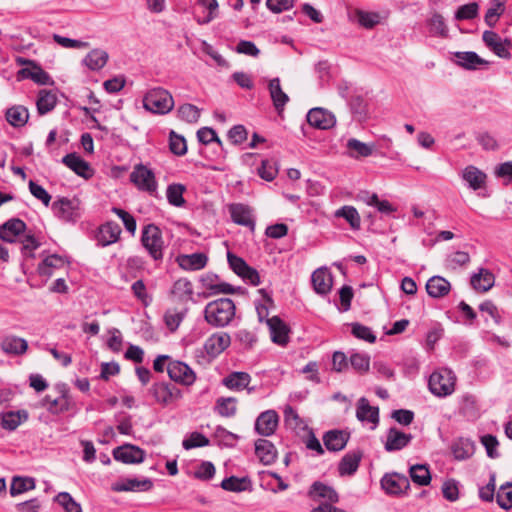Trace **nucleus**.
<instances>
[{
  "label": "nucleus",
  "mask_w": 512,
  "mask_h": 512,
  "mask_svg": "<svg viewBox=\"0 0 512 512\" xmlns=\"http://www.w3.org/2000/svg\"><path fill=\"white\" fill-rule=\"evenodd\" d=\"M482 40L485 45L498 57L503 59H510L511 53L510 48L512 47V40L504 39L492 30H486L483 32Z\"/></svg>",
  "instance_id": "9d476101"
},
{
  "label": "nucleus",
  "mask_w": 512,
  "mask_h": 512,
  "mask_svg": "<svg viewBox=\"0 0 512 512\" xmlns=\"http://www.w3.org/2000/svg\"><path fill=\"white\" fill-rule=\"evenodd\" d=\"M108 60L107 52L94 49L90 51L85 58L83 59V63L91 70L97 71L103 68Z\"/></svg>",
  "instance_id": "c03bdc74"
},
{
  "label": "nucleus",
  "mask_w": 512,
  "mask_h": 512,
  "mask_svg": "<svg viewBox=\"0 0 512 512\" xmlns=\"http://www.w3.org/2000/svg\"><path fill=\"white\" fill-rule=\"evenodd\" d=\"M456 376L450 369L434 371L428 381L430 392L437 397H446L455 390Z\"/></svg>",
  "instance_id": "20e7f679"
},
{
  "label": "nucleus",
  "mask_w": 512,
  "mask_h": 512,
  "mask_svg": "<svg viewBox=\"0 0 512 512\" xmlns=\"http://www.w3.org/2000/svg\"><path fill=\"white\" fill-rule=\"evenodd\" d=\"M279 423V416L275 410L262 412L255 421V431L261 436H271L275 433Z\"/></svg>",
  "instance_id": "2eb2a0df"
},
{
  "label": "nucleus",
  "mask_w": 512,
  "mask_h": 512,
  "mask_svg": "<svg viewBox=\"0 0 512 512\" xmlns=\"http://www.w3.org/2000/svg\"><path fill=\"white\" fill-rule=\"evenodd\" d=\"M143 106L146 110L155 114H166L174 106L172 95L163 88L149 90L143 98Z\"/></svg>",
  "instance_id": "7ed1b4c3"
},
{
  "label": "nucleus",
  "mask_w": 512,
  "mask_h": 512,
  "mask_svg": "<svg viewBox=\"0 0 512 512\" xmlns=\"http://www.w3.org/2000/svg\"><path fill=\"white\" fill-rule=\"evenodd\" d=\"M236 307L230 298H219L209 302L204 309V318L214 327H225L235 317Z\"/></svg>",
  "instance_id": "f257e3e1"
},
{
  "label": "nucleus",
  "mask_w": 512,
  "mask_h": 512,
  "mask_svg": "<svg viewBox=\"0 0 512 512\" xmlns=\"http://www.w3.org/2000/svg\"><path fill=\"white\" fill-rule=\"evenodd\" d=\"M255 454L264 465H270L276 460L277 449L271 441L258 439L255 441Z\"/></svg>",
  "instance_id": "2f4dec72"
},
{
  "label": "nucleus",
  "mask_w": 512,
  "mask_h": 512,
  "mask_svg": "<svg viewBox=\"0 0 512 512\" xmlns=\"http://www.w3.org/2000/svg\"><path fill=\"white\" fill-rule=\"evenodd\" d=\"M350 438V434L343 430H330L323 436V443L327 450L338 452L345 448Z\"/></svg>",
  "instance_id": "a878e982"
},
{
  "label": "nucleus",
  "mask_w": 512,
  "mask_h": 512,
  "mask_svg": "<svg viewBox=\"0 0 512 512\" xmlns=\"http://www.w3.org/2000/svg\"><path fill=\"white\" fill-rule=\"evenodd\" d=\"M215 412L222 417H233L236 414V399L234 397H220L217 399Z\"/></svg>",
  "instance_id": "09e8293b"
},
{
  "label": "nucleus",
  "mask_w": 512,
  "mask_h": 512,
  "mask_svg": "<svg viewBox=\"0 0 512 512\" xmlns=\"http://www.w3.org/2000/svg\"><path fill=\"white\" fill-rule=\"evenodd\" d=\"M356 417L361 422L367 421L377 425L379 423V408L371 406L365 397H361L357 403Z\"/></svg>",
  "instance_id": "72a5a7b5"
},
{
  "label": "nucleus",
  "mask_w": 512,
  "mask_h": 512,
  "mask_svg": "<svg viewBox=\"0 0 512 512\" xmlns=\"http://www.w3.org/2000/svg\"><path fill=\"white\" fill-rule=\"evenodd\" d=\"M113 458L124 464H140L145 460V451L133 444L125 443L112 451Z\"/></svg>",
  "instance_id": "9b49d317"
},
{
  "label": "nucleus",
  "mask_w": 512,
  "mask_h": 512,
  "mask_svg": "<svg viewBox=\"0 0 512 512\" xmlns=\"http://www.w3.org/2000/svg\"><path fill=\"white\" fill-rule=\"evenodd\" d=\"M21 253L24 257L34 258L35 254L34 251L38 249L41 245V243L38 241V239L32 235L28 234L25 235L24 238L21 241Z\"/></svg>",
  "instance_id": "774afa93"
},
{
  "label": "nucleus",
  "mask_w": 512,
  "mask_h": 512,
  "mask_svg": "<svg viewBox=\"0 0 512 512\" xmlns=\"http://www.w3.org/2000/svg\"><path fill=\"white\" fill-rule=\"evenodd\" d=\"M346 147L349 151L354 152L352 153V156L356 158L368 157L373 153V145L366 144L355 138L349 139L347 141Z\"/></svg>",
  "instance_id": "4d7b16f0"
},
{
  "label": "nucleus",
  "mask_w": 512,
  "mask_h": 512,
  "mask_svg": "<svg viewBox=\"0 0 512 512\" xmlns=\"http://www.w3.org/2000/svg\"><path fill=\"white\" fill-rule=\"evenodd\" d=\"M186 187L180 183H172L166 189L167 201L170 205L175 207H183L186 200L183 197Z\"/></svg>",
  "instance_id": "a18cd8bd"
},
{
  "label": "nucleus",
  "mask_w": 512,
  "mask_h": 512,
  "mask_svg": "<svg viewBox=\"0 0 512 512\" xmlns=\"http://www.w3.org/2000/svg\"><path fill=\"white\" fill-rule=\"evenodd\" d=\"M471 285L477 291L486 292L494 285V275L489 270L481 268L479 273L471 277Z\"/></svg>",
  "instance_id": "ea45409f"
},
{
  "label": "nucleus",
  "mask_w": 512,
  "mask_h": 512,
  "mask_svg": "<svg viewBox=\"0 0 512 512\" xmlns=\"http://www.w3.org/2000/svg\"><path fill=\"white\" fill-rule=\"evenodd\" d=\"M130 181L141 191L154 194L157 190L154 172L143 164L134 167L130 174Z\"/></svg>",
  "instance_id": "6e6552de"
},
{
  "label": "nucleus",
  "mask_w": 512,
  "mask_h": 512,
  "mask_svg": "<svg viewBox=\"0 0 512 512\" xmlns=\"http://www.w3.org/2000/svg\"><path fill=\"white\" fill-rule=\"evenodd\" d=\"M35 488V480L31 477H14L10 485L11 496H17Z\"/></svg>",
  "instance_id": "3c124183"
},
{
  "label": "nucleus",
  "mask_w": 512,
  "mask_h": 512,
  "mask_svg": "<svg viewBox=\"0 0 512 512\" xmlns=\"http://www.w3.org/2000/svg\"><path fill=\"white\" fill-rule=\"evenodd\" d=\"M121 227L114 221H107L97 229L95 239L97 246L106 247L116 243L121 235Z\"/></svg>",
  "instance_id": "4468645a"
},
{
  "label": "nucleus",
  "mask_w": 512,
  "mask_h": 512,
  "mask_svg": "<svg viewBox=\"0 0 512 512\" xmlns=\"http://www.w3.org/2000/svg\"><path fill=\"white\" fill-rule=\"evenodd\" d=\"M313 288L317 294H328L333 285V277L327 268L316 269L311 276Z\"/></svg>",
  "instance_id": "4be33fe9"
},
{
  "label": "nucleus",
  "mask_w": 512,
  "mask_h": 512,
  "mask_svg": "<svg viewBox=\"0 0 512 512\" xmlns=\"http://www.w3.org/2000/svg\"><path fill=\"white\" fill-rule=\"evenodd\" d=\"M248 485H250V480L247 477L230 476L223 479L220 486L227 491L242 492L247 489Z\"/></svg>",
  "instance_id": "603ef678"
},
{
  "label": "nucleus",
  "mask_w": 512,
  "mask_h": 512,
  "mask_svg": "<svg viewBox=\"0 0 512 512\" xmlns=\"http://www.w3.org/2000/svg\"><path fill=\"white\" fill-rule=\"evenodd\" d=\"M200 109L193 104H183L178 109L180 119L188 123H196L200 118Z\"/></svg>",
  "instance_id": "052dcab7"
},
{
  "label": "nucleus",
  "mask_w": 512,
  "mask_h": 512,
  "mask_svg": "<svg viewBox=\"0 0 512 512\" xmlns=\"http://www.w3.org/2000/svg\"><path fill=\"white\" fill-rule=\"evenodd\" d=\"M307 122L314 128L328 130L336 124L335 116L323 108H312L307 113Z\"/></svg>",
  "instance_id": "f3484780"
},
{
  "label": "nucleus",
  "mask_w": 512,
  "mask_h": 512,
  "mask_svg": "<svg viewBox=\"0 0 512 512\" xmlns=\"http://www.w3.org/2000/svg\"><path fill=\"white\" fill-rule=\"evenodd\" d=\"M66 263H69L63 256L52 254L43 259L38 264L37 271L40 276L51 277L53 269L63 268Z\"/></svg>",
  "instance_id": "e433bc0d"
},
{
  "label": "nucleus",
  "mask_w": 512,
  "mask_h": 512,
  "mask_svg": "<svg viewBox=\"0 0 512 512\" xmlns=\"http://www.w3.org/2000/svg\"><path fill=\"white\" fill-rule=\"evenodd\" d=\"M362 457L363 452L360 449L346 453L338 464L339 474L341 476L353 475L358 470Z\"/></svg>",
  "instance_id": "cd10ccee"
},
{
  "label": "nucleus",
  "mask_w": 512,
  "mask_h": 512,
  "mask_svg": "<svg viewBox=\"0 0 512 512\" xmlns=\"http://www.w3.org/2000/svg\"><path fill=\"white\" fill-rule=\"evenodd\" d=\"M411 434H406L396 427H391L387 431V439L384 444V448L387 452L399 451L411 442Z\"/></svg>",
  "instance_id": "aec40b11"
},
{
  "label": "nucleus",
  "mask_w": 512,
  "mask_h": 512,
  "mask_svg": "<svg viewBox=\"0 0 512 512\" xmlns=\"http://www.w3.org/2000/svg\"><path fill=\"white\" fill-rule=\"evenodd\" d=\"M429 32L434 36L447 37L448 28L443 16L439 13H434L428 20Z\"/></svg>",
  "instance_id": "864d4df0"
},
{
  "label": "nucleus",
  "mask_w": 512,
  "mask_h": 512,
  "mask_svg": "<svg viewBox=\"0 0 512 512\" xmlns=\"http://www.w3.org/2000/svg\"><path fill=\"white\" fill-rule=\"evenodd\" d=\"M474 443L469 439L460 438L452 445V453L456 460H465L474 454Z\"/></svg>",
  "instance_id": "49530a36"
},
{
  "label": "nucleus",
  "mask_w": 512,
  "mask_h": 512,
  "mask_svg": "<svg viewBox=\"0 0 512 512\" xmlns=\"http://www.w3.org/2000/svg\"><path fill=\"white\" fill-rule=\"evenodd\" d=\"M409 476L411 480L418 485L426 486L431 482L429 468L424 464H416L410 467Z\"/></svg>",
  "instance_id": "de8ad7c7"
},
{
  "label": "nucleus",
  "mask_w": 512,
  "mask_h": 512,
  "mask_svg": "<svg viewBox=\"0 0 512 512\" xmlns=\"http://www.w3.org/2000/svg\"><path fill=\"white\" fill-rule=\"evenodd\" d=\"M27 228L26 223L19 218H12L0 225V239L4 242L14 243L16 237L23 234Z\"/></svg>",
  "instance_id": "6ab92c4d"
},
{
  "label": "nucleus",
  "mask_w": 512,
  "mask_h": 512,
  "mask_svg": "<svg viewBox=\"0 0 512 512\" xmlns=\"http://www.w3.org/2000/svg\"><path fill=\"white\" fill-rule=\"evenodd\" d=\"M152 487L153 482L149 478H145L143 480L125 478L120 482L113 484L112 490L116 492L149 491Z\"/></svg>",
  "instance_id": "c85d7f7f"
},
{
  "label": "nucleus",
  "mask_w": 512,
  "mask_h": 512,
  "mask_svg": "<svg viewBox=\"0 0 512 512\" xmlns=\"http://www.w3.org/2000/svg\"><path fill=\"white\" fill-rule=\"evenodd\" d=\"M149 393L162 406H168L182 398V391L179 388L172 383L164 381L153 383Z\"/></svg>",
  "instance_id": "0eeeda50"
},
{
  "label": "nucleus",
  "mask_w": 512,
  "mask_h": 512,
  "mask_svg": "<svg viewBox=\"0 0 512 512\" xmlns=\"http://www.w3.org/2000/svg\"><path fill=\"white\" fill-rule=\"evenodd\" d=\"M496 501L498 505L505 510L512 508V483L506 482L501 485L497 494Z\"/></svg>",
  "instance_id": "13d9d810"
},
{
  "label": "nucleus",
  "mask_w": 512,
  "mask_h": 512,
  "mask_svg": "<svg viewBox=\"0 0 512 512\" xmlns=\"http://www.w3.org/2000/svg\"><path fill=\"white\" fill-rule=\"evenodd\" d=\"M380 482L383 490L389 495H400L410 487L408 478L396 472L386 473Z\"/></svg>",
  "instance_id": "ddd939ff"
},
{
  "label": "nucleus",
  "mask_w": 512,
  "mask_h": 512,
  "mask_svg": "<svg viewBox=\"0 0 512 512\" xmlns=\"http://www.w3.org/2000/svg\"><path fill=\"white\" fill-rule=\"evenodd\" d=\"M57 390L59 396L52 399L50 395H46L42 399V406L45 407L49 413L54 415L76 410V404L66 384L57 385Z\"/></svg>",
  "instance_id": "39448f33"
},
{
  "label": "nucleus",
  "mask_w": 512,
  "mask_h": 512,
  "mask_svg": "<svg viewBox=\"0 0 512 512\" xmlns=\"http://www.w3.org/2000/svg\"><path fill=\"white\" fill-rule=\"evenodd\" d=\"M356 15L358 23L366 29H372L380 23V15L377 12L357 10Z\"/></svg>",
  "instance_id": "680f3d73"
},
{
  "label": "nucleus",
  "mask_w": 512,
  "mask_h": 512,
  "mask_svg": "<svg viewBox=\"0 0 512 512\" xmlns=\"http://www.w3.org/2000/svg\"><path fill=\"white\" fill-rule=\"evenodd\" d=\"M29 419V413L25 409L0 413V425L8 431L16 430L22 423Z\"/></svg>",
  "instance_id": "393cba45"
},
{
  "label": "nucleus",
  "mask_w": 512,
  "mask_h": 512,
  "mask_svg": "<svg viewBox=\"0 0 512 512\" xmlns=\"http://www.w3.org/2000/svg\"><path fill=\"white\" fill-rule=\"evenodd\" d=\"M479 5L476 2L460 6L455 12V19L457 20H472L477 17Z\"/></svg>",
  "instance_id": "338daca9"
},
{
  "label": "nucleus",
  "mask_w": 512,
  "mask_h": 512,
  "mask_svg": "<svg viewBox=\"0 0 512 512\" xmlns=\"http://www.w3.org/2000/svg\"><path fill=\"white\" fill-rule=\"evenodd\" d=\"M267 325L270 330L271 339L274 343L279 345H286L289 341V327L278 316H273L267 319Z\"/></svg>",
  "instance_id": "412c9836"
},
{
  "label": "nucleus",
  "mask_w": 512,
  "mask_h": 512,
  "mask_svg": "<svg viewBox=\"0 0 512 512\" xmlns=\"http://www.w3.org/2000/svg\"><path fill=\"white\" fill-rule=\"evenodd\" d=\"M170 379L184 386H191L196 381L195 372L184 362L170 360L167 364Z\"/></svg>",
  "instance_id": "1a4fd4ad"
},
{
  "label": "nucleus",
  "mask_w": 512,
  "mask_h": 512,
  "mask_svg": "<svg viewBox=\"0 0 512 512\" xmlns=\"http://www.w3.org/2000/svg\"><path fill=\"white\" fill-rule=\"evenodd\" d=\"M57 96L52 91L42 89L39 91L36 106L40 115L47 114L52 111L57 104Z\"/></svg>",
  "instance_id": "a19ab883"
},
{
  "label": "nucleus",
  "mask_w": 512,
  "mask_h": 512,
  "mask_svg": "<svg viewBox=\"0 0 512 512\" xmlns=\"http://www.w3.org/2000/svg\"><path fill=\"white\" fill-rule=\"evenodd\" d=\"M5 118L11 126L20 128L28 122L29 112L23 105H14L6 110Z\"/></svg>",
  "instance_id": "4c0bfd02"
},
{
  "label": "nucleus",
  "mask_w": 512,
  "mask_h": 512,
  "mask_svg": "<svg viewBox=\"0 0 512 512\" xmlns=\"http://www.w3.org/2000/svg\"><path fill=\"white\" fill-rule=\"evenodd\" d=\"M231 344L230 335L226 332H218L208 337L204 343V350L211 358H216Z\"/></svg>",
  "instance_id": "dca6fc26"
},
{
  "label": "nucleus",
  "mask_w": 512,
  "mask_h": 512,
  "mask_svg": "<svg viewBox=\"0 0 512 512\" xmlns=\"http://www.w3.org/2000/svg\"><path fill=\"white\" fill-rule=\"evenodd\" d=\"M308 495L313 500L324 499L327 501L326 503H337L339 501V495L335 489L320 481H315L311 485Z\"/></svg>",
  "instance_id": "bb28decb"
},
{
  "label": "nucleus",
  "mask_w": 512,
  "mask_h": 512,
  "mask_svg": "<svg viewBox=\"0 0 512 512\" xmlns=\"http://www.w3.org/2000/svg\"><path fill=\"white\" fill-rule=\"evenodd\" d=\"M504 11L505 0H494L492 6L487 10L485 14V23L490 28H493L496 25L498 18L504 13Z\"/></svg>",
  "instance_id": "5fc2aeb1"
},
{
  "label": "nucleus",
  "mask_w": 512,
  "mask_h": 512,
  "mask_svg": "<svg viewBox=\"0 0 512 512\" xmlns=\"http://www.w3.org/2000/svg\"><path fill=\"white\" fill-rule=\"evenodd\" d=\"M180 268L186 271H197L203 269L208 262L205 253L180 254L176 258Z\"/></svg>",
  "instance_id": "b1692460"
},
{
  "label": "nucleus",
  "mask_w": 512,
  "mask_h": 512,
  "mask_svg": "<svg viewBox=\"0 0 512 512\" xmlns=\"http://www.w3.org/2000/svg\"><path fill=\"white\" fill-rule=\"evenodd\" d=\"M0 347L8 355L19 356L28 350V342L24 338L8 335L2 339Z\"/></svg>",
  "instance_id": "c756f323"
},
{
  "label": "nucleus",
  "mask_w": 512,
  "mask_h": 512,
  "mask_svg": "<svg viewBox=\"0 0 512 512\" xmlns=\"http://www.w3.org/2000/svg\"><path fill=\"white\" fill-rule=\"evenodd\" d=\"M462 178L470 189L476 191L485 187L487 175L477 167L469 165L463 170Z\"/></svg>",
  "instance_id": "473e14b6"
},
{
  "label": "nucleus",
  "mask_w": 512,
  "mask_h": 512,
  "mask_svg": "<svg viewBox=\"0 0 512 512\" xmlns=\"http://www.w3.org/2000/svg\"><path fill=\"white\" fill-rule=\"evenodd\" d=\"M284 422L285 425L291 429H308V426L300 418L297 411L290 405H287L284 409Z\"/></svg>",
  "instance_id": "6e6d98bb"
},
{
  "label": "nucleus",
  "mask_w": 512,
  "mask_h": 512,
  "mask_svg": "<svg viewBox=\"0 0 512 512\" xmlns=\"http://www.w3.org/2000/svg\"><path fill=\"white\" fill-rule=\"evenodd\" d=\"M352 368L359 374H365L369 371L370 356L366 353H353L350 356Z\"/></svg>",
  "instance_id": "bf43d9fd"
},
{
  "label": "nucleus",
  "mask_w": 512,
  "mask_h": 512,
  "mask_svg": "<svg viewBox=\"0 0 512 512\" xmlns=\"http://www.w3.org/2000/svg\"><path fill=\"white\" fill-rule=\"evenodd\" d=\"M351 333L354 337L369 343H374L376 341V336L372 330L358 322L351 324Z\"/></svg>",
  "instance_id": "69168bd1"
},
{
  "label": "nucleus",
  "mask_w": 512,
  "mask_h": 512,
  "mask_svg": "<svg viewBox=\"0 0 512 512\" xmlns=\"http://www.w3.org/2000/svg\"><path fill=\"white\" fill-rule=\"evenodd\" d=\"M31 67L22 68L18 75L24 79H31L38 85H54L51 76L34 61H28Z\"/></svg>",
  "instance_id": "a211bd4d"
},
{
  "label": "nucleus",
  "mask_w": 512,
  "mask_h": 512,
  "mask_svg": "<svg viewBox=\"0 0 512 512\" xmlns=\"http://www.w3.org/2000/svg\"><path fill=\"white\" fill-rule=\"evenodd\" d=\"M334 216L336 218H344L349 223L352 230H359L361 228V218L354 206L345 205L337 209Z\"/></svg>",
  "instance_id": "79ce46f5"
},
{
  "label": "nucleus",
  "mask_w": 512,
  "mask_h": 512,
  "mask_svg": "<svg viewBox=\"0 0 512 512\" xmlns=\"http://www.w3.org/2000/svg\"><path fill=\"white\" fill-rule=\"evenodd\" d=\"M62 163L78 176H81L85 179H88L92 176V170L89 163L75 152L66 154L62 158Z\"/></svg>",
  "instance_id": "5701e85b"
},
{
  "label": "nucleus",
  "mask_w": 512,
  "mask_h": 512,
  "mask_svg": "<svg viewBox=\"0 0 512 512\" xmlns=\"http://www.w3.org/2000/svg\"><path fill=\"white\" fill-rule=\"evenodd\" d=\"M228 210L234 223L248 227L254 233L256 224L250 206L243 203H233L229 205Z\"/></svg>",
  "instance_id": "f8f14e48"
},
{
  "label": "nucleus",
  "mask_w": 512,
  "mask_h": 512,
  "mask_svg": "<svg viewBox=\"0 0 512 512\" xmlns=\"http://www.w3.org/2000/svg\"><path fill=\"white\" fill-rule=\"evenodd\" d=\"M187 312V307L182 310L168 309L164 314V321L167 328L172 332L176 331L185 318Z\"/></svg>",
  "instance_id": "8fccbe9b"
},
{
  "label": "nucleus",
  "mask_w": 512,
  "mask_h": 512,
  "mask_svg": "<svg viewBox=\"0 0 512 512\" xmlns=\"http://www.w3.org/2000/svg\"><path fill=\"white\" fill-rule=\"evenodd\" d=\"M251 381V377L246 372H232L223 379V384L231 390H241L246 388Z\"/></svg>",
  "instance_id": "37998d69"
},
{
  "label": "nucleus",
  "mask_w": 512,
  "mask_h": 512,
  "mask_svg": "<svg viewBox=\"0 0 512 512\" xmlns=\"http://www.w3.org/2000/svg\"><path fill=\"white\" fill-rule=\"evenodd\" d=\"M455 57L457 58V65L467 69V70H475L480 65H488L489 62L485 59L481 58L476 52L466 51V52H456Z\"/></svg>",
  "instance_id": "58836bf2"
},
{
  "label": "nucleus",
  "mask_w": 512,
  "mask_h": 512,
  "mask_svg": "<svg viewBox=\"0 0 512 512\" xmlns=\"http://www.w3.org/2000/svg\"><path fill=\"white\" fill-rule=\"evenodd\" d=\"M268 89L274 108L278 113H281L288 103L289 97L282 90L280 79L278 77L271 79L268 84Z\"/></svg>",
  "instance_id": "f704fd0d"
},
{
  "label": "nucleus",
  "mask_w": 512,
  "mask_h": 512,
  "mask_svg": "<svg viewBox=\"0 0 512 512\" xmlns=\"http://www.w3.org/2000/svg\"><path fill=\"white\" fill-rule=\"evenodd\" d=\"M140 242L155 262L163 260L165 243L162 230L156 224L149 223L143 226Z\"/></svg>",
  "instance_id": "f03ea898"
},
{
  "label": "nucleus",
  "mask_w": 512,
  "mask_h": 512,
  "mask_svg": "<svg viewBox=\"0 0 512 512\" xmlns=\"http://www.w3.org/2000/svg\"><path fill=\"white\" fill-rule=\"evenodd\" d=\"M169 148L170 151L177 156L185 155L187 152V143L185 138L176 134L174 131H171L169 137Z\"/></svg>",
  "instance_id": "e2e57ef3"
},
{
  "label": "nucleus",
  "mask_w": 512,
  "mask_h": 512,
  "mask_svg": "<svg viewBox=\"0 0 512 512\" xmlns=\"http://www.w3.org/2000/svg\"><path fill=\"white\" fill-rule=\"evenodd\" d=\"M79 204L80 202L76 198L61 197L52 203L51 208L59 220L74 224L81 217Z\"/></svg>",
  "instance_id": "423d86ee"
},
{
  "label": "nucleus",
  "mask_w": 512,
  "mask_h": 512,
  "mask_svg": "<svg viewBox=\"0 0 512 512\" xmlns=\"http://www.w3.org/2000/svg\"><path fill=\"white\" fill-rule=\"evenodd\" d=\"M55 501L61 505L66 512H82V508L68 492H60L56 495Z\"/></svg>",
  "instance_id": "0e129e2a"
},
{
  "label": "nucleus",
  "mask_w": 512,
  "mask_h": 512,
  "mask_svg": "<svg viewBox=\"0 0 512 512\" xmlns=\"http://www.w3.org/2000/svg\"><path fill=\"white\" fill-rule=\"evenodd\" d=\"M451 290L450 282L442 276H432L426 283V291L432 298H443L449 294Z\"/></svg>",
  "instance_id": "7c9ffc66"
},
{
  "label": "nucleus",
  "mask_w": 512,
  "mask_h": 512,
  "mask_svg": "<svg viewBox=\"0 0 512 512\" xmlns=\"http://www.w3.org/2000/svg\"><path fill=\"white\" fill-rule=\"evenodd\" d=\"M170 293L175 300L187 303L193 299V285L187 278H180L174 282Z\"/></svg>",
  "instance_id": "c9c22d12"
}]
</instances>
